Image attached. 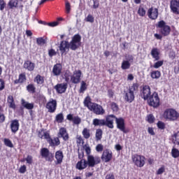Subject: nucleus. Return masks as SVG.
Returning <instances> with one entry per match:
<instances>
[{
	"label": "nucleus",
	"mask_w": 179,
	"mask_h": 179,
	"mask_svg": "<svg viewBox=\"0 0 179 179\" xmlns=\"http://www.w3.org/2000/svg\"><path fill=\"white\" fill-rule=\"evenodd\" d=\"M78 159L80 160H85V159H83V157H85V152H83V150H78Z\"/></svg>",
	"instance_id": "nucleus-53"
},
{
	"label": "nucleus",
	"mask_w": 179,
	"mask_h": 179,
	"mask_svg": "<svg viewBox=\"0 0 179 179\" xmlns=\"http://www.w3.org/2000/svg\"><path fill=\"white\" fill-rule=\"evenodd\" d=\"M40 155L42 159H45L46 162L52 163L54 162V153L51 152L47 148H42L40 150Z\"/></svg>",
	"instance_id": "nucleus-7"
},
{
	"label": "nucleus",
	"mask_w": 179,
	"mask_h": 179,
	"mask_svg": "<svg viewBox=\"0 0 179 179\" xmlns=\"http://www.w3.org/2000/svg\"><path fill=\"white\" fill-rule=\"evenodd\" d=\"M85 20L86 22H90V23H93L94 22V17L89 14L86 17Z\"/></svg>",
	"instance_id": "nucleus-58"
},
{
	"label": "nucleus",
	"mask_w": 179,
	"mask_h": 179,
	"mask_svg": "<svg viewBox=\"0 0 179 179\" xmlns=\"http://www.w3.org/2000/svg\"><path fill=\"white\" fill-rule=\"evenodd\" d=\"M83 104L85 107H87L88 110H90L93 104H94V102H92V98H90V96H87L84 99Z\"/></svg>",
	"instance_id": "nucleus-32"
},
{
	"label": "nucleus",
	"mask_w": 179,
	"mask_h": 179,
	"mask_svg": "<svg viewBox=\"0 0 179 179\" xmlns=\"http://www.w3.org/2000/svg\"><path fill=\"white\" fill-rule=\"evenodd\" d=\"M87 90V85L85 81L81 82V85L79 90V93H85L86 90Z\"/></svg>",
	"instance_id": "nucleus-46"
},
{
	"label": "nucleus",
	"mask_w": 179,
	"mask_h": 179,
	"mask_svg": "<svg viewBox=\"0 0 179 179\" xmlns=\"http://www.w3.org/2000/svg\"><path fill=\"white\" fill-rule=\"evenodd\" d=\"M25 160L28 164H31L33 163V157L31 155H27Z\"/></svg>",
	"instance_id": "nucleus-62"
},
{
	"label": "nucleus",
	"mask_w": 179,
	"mask_h": 179,
	"mask_svg": "<svg viewBox=\"0 0 179 179\" xmlns=\"http://www.w3.org/2000/svg\"><path fill=\"white\" fill-rule=\"evenodd\" d=\"M27 90L28 93H31L32 94H34L36 93V85L33 83H30L27 86Z\"/></svg>",
	"instance_id": "nucleus-38"
},
{
	"label": "nucleus",
	"mask_w": 179,
	"mask_h": 179,
	"mask_svg": "<svg viewBox=\"0 0 179 179\" xmlns=\"http://www.w3.org/2000/svg\"><path fill=\"white\" fill-rule=\"evenodd\" d=\"M150 78L152 79H160V77L162 76V72L158 70H154L150 73Z\"/></svg>",
	"instance_id": "nucleus-36"
},
{
	"label": "nucleus",
	"mask_w": 179,
	"mask_h": 179,
	"mask_svg": "<svg viewBox=\"0 0 179 179\" xmlns=\"http://www.w3.org/2000/svg\"><path fill=\"white\" fill-rule=\"evenodd\" d=\"M147 15L150 20H156L159 17V9L151 7L147 11Z\"/></svg>",
	"instance_id": "nucleus-13"
},
{
	"label": "nucleus",
	"mask_w": 179,
	"mask_h": 179,
	"mask_svg": "<svg viewBox=\"0 0 179 179\" xmlns=\"http://www.w3.org/2000/svg\"><path fill=\"white\" fill-rule=\"evenodd\" d=\"M171 156L173 157V159H177V157H179V150L177 148H172L171 150Z\"/></svg>",
	"instance_id": "nucleus-47"
},
{
	"label": "nucleus",
	"mask_w": 179,
	"mask_h": 179,
	"mask_svg": "<svg viewBox=\"0 0 179 179\" xmlns=\"http://www.w3.org/2000/svg\"><path fill=\"white\" fill-rule=\"evenodd\" d=\"M55 89L59 94H62V93H65L66 90L68 89V83H59L55 86Z\"/></svg>",
	"instance_id": "nucleus-22"
},
{
	"label": "nucleus",
	"mask_w": 179,
	"mask_h": 179,
	"mask_svg": "<svg viewBox=\"0 0 179 179\" xmlns=\"http://www.w3.org/2000/svg\"><path fill=\"white\" fill-rule=\"evenodd\" d=\"M26 80H27V78L26 77V73H22L19 75L18 79L14 80V83L15 85H17L19 83L22 85V83H24Z\"/></svg>",
	"instance_id": "nucleus-31"
},
{
	"label": "nucleus",
	"mask_w": 179,
	"mask_h": 179,
	"mask_svg": "<svg viewBox=\"0 0 179 179\" xmlns=\"http://www.w3.org/2000/svg\"><path fill=\"white\" fill-rule=\"evenodd\" d=\"M132 159L137 167H143L145 166L146 158L144 156L135 155L133 156Z\"/></svg>",
	"instance_id": "nucleus-11"
},
{
	"label": "nucleus",
	"mask_w": 179,
	"mask_h": 179,
	"mask_svg": "<svg viewBox=\"0 0 179 179\" xmlns=\"http://www.w3.org/2000/svg\"><path fill=\"white\" fill-rule=\"evenodd\" d=\"M69 48H71V46L69 45V42L67 41H62L60 42V44L59 45V50L62 54V55H64L66 52V51H69Z\"/></svg>",
	"instance_id": "nucleus-16"
},
{
	"label": "nucleus",
	"mask_w": 179,
	"mask_h": 179,
	"mask_svg": "<svg viewBox=\"0 0 179 179\" xmlns=\"http://www.w3.org/2000/svg\"><path fill=\"white\" fill-rule=\"evenodd\" d=\"M45 135H50V133L45 131L44 129H41L38 132V138H40L41 139H46L47 141V138H45Z\"/></svg>",
	"instance_id": "nucleus-39"
},
{
	"label": "nucleus",
	"mask_w": 179,
	"mask_h": 179,
	"mask_svg": "<svg viewBox=\"0 0 179 179\" xmlns=\"http://www.w3.org/2000/svg\"><path fill=\"white\" fill-rule=\"evenodd\" d=\"M26 171H27L26 165H22L20 167L19 173H20L21 174H24V173H26Z\"/></svg>",
	"instance_id": "nucleus-61"
},
{
	"label": "nucleus",
	"mask_w": 179,
	"mask_h": 179,
	"mask_svg": "<svg viewBox=\"0 0 179 179\" xmlns=\"http://www.w3.org/2000/svg\"><path fill=\"white\" fill-rule=\"evenodd\" d=\"M129 61H134V57L132 55H131L129 57V60H123L122 61V65H121L122 69L125 71V70L129 69V68H131V63L129 62Z\"/></svg>",
	"instance_id": "nucleus-30"
},
{
	"label": "nucleus",
	"mask_w": 179,
	"mask_h": 179,
	"mask_svg": "<svg viewBox=\"0 0 179 179\" xmlns=\"http://www.w3.org/2000/svg\"><path fill=\"white\" fill-rule=\"evenodd\" d=\"M101 159L105 163H108L113 159V152L108 149L103 150Z\"/></svg>",
	"instance_id": "nucleus-15"
},
{
	"label": "nucleus",
	"mask_w": 179,
	"mask_h": 179,
	"mask_svg": "<svg viewBox=\"0 0 179 179\" xmlns=\"http://www.w3.org/2000/svg\"><path fill=\"white\" fill-rule=\"evenodd\" d=\"M163 117L167 121H177L179 118V113L176 109L169 108L164 110Z\"/></svg>",
	"instance_id": "nucleus-4"
},
{
	"label": "nucleus",
	"mask_w": 179,
	"mask_h": 179,
	"mask_svg": "<svg viewBox=\"0 0 179 179\" xmlns=\"http://www.w3.org/2000/svg\"><path fill=\"white\" fill-rule=\"evenodd\" d=\"M45 138H47V142L49 143L51 148H55V146H59L61 145V141L59 137H54L52 139L50 135L45 134Z\"/></svg>",
	"instance_id": "nucleus-12"
},
{
	"label": "nucleus",
	"mask_w": 179,
	"mask_h": 179,
	"mask_svg": "<svg viewBox=\"0 0 179 179\" xmlns=\"http://www.w3.org/2000/svg\"><path fill=\"white\" fill-rule=\"evenodd\" d=\"M170 8L174 15H179V0H171L170 2Z\"/></svg>",
	"instance_id": "nucleus-19"
},
{
	"label": "nucleus",
	"mask_w": 179,
	"mask_h": 179,
	"mask_svg": "<svg viewBox=\"0 0 179 179\" xmlns=\"http://www.w3.org/2000/svg\"><path fill=\"white\" fill-rule=\"evenodd\" d=\"M76 139L77 145H80L81 143H84L83 138H82V136L77 135Z\"/></svg>",
	"instance_id": "nucleus-55"
},
{
	"label": "nucleus",
	"mask_w": 179,
	"mask_h": 179,
	"mask_svg": "<svg viewBox=\"0 0 179 179\" xmlns=\"http://www.w3.org/2000/svg\"><path fill=\"white\" fill-rule=\"evenodd\" d=\"M82 36L79 34H75L72 38L70 43H69L70 45V50H72V51H76L79 48V47L82 45Z\"/></svg>",
	"instance_id": "nucleus-5"
},
{
	"label": "nucleus",
	"mask_w": 179,
	"mask_h": 179,
	"mask_svg": "<svg viewBox=\"0 0 179 179\" xmlns=\"http://www.w3.org/2000/svg\"><path fill=\"white\" fill-rule=\"evenodd\" d=\"M48 55L50 58H52V57L57 55V52L54 49H50L48 50Z\"/></svg>",
	"instance_id": "nucleus-59"
},
{
	"label": "nucleus",
	"mask_w": 179,
	"mask_h": 179,
	"mask_svg": "<svg viewBox=\"0 0 179 179\" xmlns=\"http://www.w3.org/2000/svg\"><path fill=\"white\" fill-rule=\"evenodd\" d=\"M110 106L113 113H118V110H120V106H118V104H117V103L111 102Z\"/></svg>",
	"instance_id": "nucleus-45"
},
{
	"label": "nucleus",
	"mask_w": 179,
	"mask_h": 179,
	"mask_svg": "<svg viewBox=\"0 0 179 179\" xmlns=\"http://www.w3.org/2000/svg\"><path fill=\"white\" fill-rule=\"evenodd\" d=\"M170 8L174 15H179V0H171L170 2Z\"/></svg>",
	"instance_id": "nucleus-20"
},
{
	"label": "nucleus",
	"mask_w": 179,
	"mask_h": 179,
	"mask_svg": "<svg viewBox=\"0 0 179 179\" xmlns=\"http://www.w3.org/2000/svg\"><path fill=\"white\" fill-rule=\"evenodd\" d=\"M165 171H166V169H165L164 166H162L161 168H159L157 171V176H160V174H163V173H164Z\"/></svg>",
	"instance_id": "nucleus-60"
},
{
	"label": "nucleus",
	"mask_w": 179,
	"mask_h": 179,
	"mask_svg": "<svg viewBox=\"0 0 179 179\" xmlns=\"http://www.w3.org/2000/svg\"><path fill=\"white\" fill-rule=\"evenodd\" d=\"M55 157L56 161H55V164L58 166V164H62V162H64V152L62 150H57L55 154Z\"/></svg>",
	"instance_id": "nucleus-23"
},
{
	"label": "nucleus",
	"mask_w": 179,
	"mask_h": 179,
	"mask_svg": "<svg viewBox=\"0 0 179 179\" xmlns=\"http://www.w3.org/2000/svg\"><path fill=\"white\" fill-rule=\"evenodd\" d=\"M113 116L114 117L112 118L113 120V125H114V120L116 121L117 128V129H120L123 134H128L129 131L128 129H125V120L122 117H117L116 115H110Z\"/></svg>",
	"instance_id": "nucleus-6"
},
{
	"label": "nucleus",
	"mask_w": 179,
	"mask_h": 179,
	"mask_svg": "<svg viewBox=\"0 0 179 179\" xmlns=\"http://www.w3.org/2000/svg\"><path fill=\"white\" fill-rule=\"evenodd\" d=\"M7 104L9 108H12V110H16V103H15V98H13V95L8 96Z\"/></svg>",
	"instance_id": "nucleus-29"
},
{
	"label": "nucleus",
	"mask_w": 179,
	"mask_h": 179,
	"mask_svg": "<svg viewBox=\"0 0 179 179\" xmlns=\"http://www.w3.org/2000/svg\"><path fill=\"white\" fill-rule=\"evenodd\" d=\"M65 9H66V13L69 14L71 13V3L69 1H66L65 3Z\"/></svg>",
	"instance_id": "nucleus-54"
},
{
	"label": "nucleus",
	"mask_w": 179,
	"mask_h": 179,
	"mask_svg": "<svg viewBox=\"0 0 179 179\" xmlns=\"http://www.w3.org/2000/svg\"><path fill=\"white\" fill-rule=\"evenodd\" d=\"M21 104L22 106L27 108V110H33V108H34V103H28L24 99L21 100Z\"/></svg>",
	"instance_id": "nucleus-35"
},
{
	"label": "nucleus",
	"mask_w": 179,
	"mask_h": 179,
	"mask_svg": "<svg viewBox=\"0 0 179 179\" xmlns=\"http://www.w3.org/2000/svg\"><path fill=\"white\" fill-rule=\"evenodd\" d=\"M105 179H115V176H114V173H108Z\"/></svg>",
	"instance_id": "nucleus-64"
},
{
	"label": "nucleus",
	"mask_w": 179,
	"mask_h": 179,
	"mask_svg": "<svg viewBox=\"0 0 179 179\" xmlns=\"http://www.w3.org/2000/svg\"><path fill=\"white\" fill-rule=\"evenodd\" d=\"M155 120L156 119L155 118V116L153 115V114H150L147 116V121L149 124H153Z\"/></svg>",
	"instance_id": "nucleus-50"
},
{
	"label": "nucleus",
	"mask_w": 179,
	"mask_h": 179,
	"mask_svg": "<svg viewBox=\"0 0 179 179\" xmlns=\"http://www.w3.org/2000/svg\"><path fill=\"white\" fill-rule=\"evenodd\" d=\"M3 143L8 148H13V143L9 138H4Z\"/></svg>",
	"instance_id": "nucleus-48"
},
{
	"label": "nucleus",
	"mask_w": 179,
	"mask_h": 179,
	"mask_svg": "<svg viewBox=\"0 0 179 179\" xmlns=\"http://www.w3.org/2000/svg\"><path fill=\"white\" fill-rule=\"evenodd\" d=\"M90 111H92V113H94V114H96V115H104V114H106V110H104L103 106L96 103H92Z\"/></svg>",
	"instance_id": "nucleus-9"
},
{
	"label": "nucleus",
	"mask_w": 179,
	"mask_h": 179,
	"mask_svg": "<svg viewBox=\"0 0 179 179\" xmlns=\"http://www.w3.org/2000/svg\"><path fill=\"white\" fill-rule=\"evenodd\" d=\"M172 142L174 145H179V131L172 136Z\"/></svg>",
	"instance_id": "nucleus-43"
},
{
	"label": "nucleus",
	"mask_w": 179,
	"mask_h": 179,
	"mask_svg": "<svg viewBox=\"0 0 179 179\" xmlns=\"http://www.w3.org/2000/svg\"><path fill=\"white\" fill-rule=\"evenodd\" d=\"M148 104L150 107H154V108H157L160 106V98L159 97V94L154 92L152 95L148 99Z\"/></svg>",
	"instance_id": "nucleus-8"
},
{
	"label": "nucleus",
	"mask_w": 179,
	"mask_h": 179,
	"mask_svg": "<svg viewBox=\"0 0 179 179\" xmlns=\"http://www.w3.org/2000/svg\"><path fill=\"white\" fill-rule=\"evenodd\" d=\"M152 94L150 87L149 85H144L141 90V96L143 100H148Z\"/></svg>",
	"instance_id": "nucleus-14"
},
{
	"label": "nucleus",
	"mask_w": 179,
	"mask_h": 179,
	"mask_svg": "<svg viewBox=\"0 0 179 179\" xmlns=\"http://www.w3.org/2000/svg\"><path fill=\"white\" fill-rule=\"evenodd\" d=\"M157 127L159 129H166V124L162 121H158L157 123Z\"/></svg>",
	"instance_id": "nucleus-52"
},
{
	"label": "nucleus",
	"mask_w": 179,
	"mask_h": 179,
	"mask_svg": "<svg viewBox=\"0 0 179 179\" xmlns=\"http://www.w3.org/2000/svg\"><path fill=\"white\" fill-rule=\"evenodd\" d=\"M36 43L38 45H44L47 41L43 37H40L36 38Z\"/></svg>",
	"instance_id": "nucleus-51"
},
{
	"label": "nucleus",
	"mask_w": 179,
	"mask_h": 179,
	"mask_svg": "<svg viewBox=\"0 0 179 179\" xmlns=\"http://www.w3.org/2000/svg\"><path fill=\"white\" fill-rule=\"evenodd\" d=\"M20 127V123H19V120L15 119L10 121V129L12 134H16L19 131Z\"/></svg>",
	"instance_id": "nucleus-21"
},
{
	"label": "nucleus",
	"mask_w": 179,
	"mask_h": 179,
	"mask_svg": "<svg viewBox=\"0 0 179 179\" xmlns=\"http://www.w3.org/2000/svg\"><path fill=\"white\" fill-rule=\"evenodd\" d=\"M66 120L69 121H72L75 125H79L82 122V119L79 116L73 117V114H69L66 115Z\"/></svg>",
	"instance_id": "nucleus-26"
},
{
	"label": "nucleus",
	"mask_w": 179,
	"mask_h": 179,
	"mask_svg": "<svg viewBox=\"0 0 179 179\" xmlns=\"http://www.w3.org/2000/svg\"><path fill=\"white\" fill-rule=\"evenodd\" d=\"M52 72L54 76H59L62 73V65L59 63L55 64Z\"/></svg>",
	"instance_id": "nucleus-27"
},
{
	"label": "nucleus",
	"mask_w": 179,
	"mask_h": 179,
	"mask_svg": "<svg viewBox=\"0 0 179 179\" xmlns=\"http://www.w3.org/2000/svg\"><path fill=\"white\" fill-rule=\"evenodd\" d=\"M58 138H62L63 141L66 142V141H69V134L66 131V128L61 127L59 129V132L57 134Z\"/></svg>",
	"instance_id": "nucleus-18"
},
{
	"label": "nucleus",
	"mask_w": 179,
	"mask_h": 179,
	"mask_svg": "<svg viewBox=\"0 0 179 179\" xmlns=\"http://www.w3.org/2000/svg\"><path fill=\"white\" fill-rule=\"evenodd\" d=\"M128 90L131 93H134V94H136V93H138L139 91V83H134L131 86L129 87Z\"/></svg>",
	"instance_id": "nucleus-33"
},
{
	"label": "nucleus",
	"mask_w": 179,
	"mask_h": 179,
	"mask_svg": "<svg viewBox=\"0 0 179 179\" xmlns=\"http://www.w3.org/2000/svg\"><path fill=\"white\" fill-rule=\"evenodd\" d=\"M151 57H152L154 62L160 60V52L157 48H153L150 52Z\"/></svg>",
	"instance_id": "nucleus-28"
},
{
	"label": "nucleus",
	"mask_w": 179,
	"mask_h": 179,
	"mask_svg": "<svg viewBox=\"0 0 179 179\" xmlns=\"http://www.w3.org/2000/svg\"><path fill=\"white\" fill-rule=\"evenodd\" d=\"M157 29H159V34H155L154 37L157 40H162L163 37H167V36H170V33L171 32V27L167 25L164 20L159 21L157 24L156 25Z\"/></svg>",
	"instance_id": "nucleus-2"
},
{
	"label": "nucleus",
	"mask_w": 179,
	"mask_h": 179,
	"mask_svg": "<svg viewBox=\"0 0 179 179\" xmlns=\"http://www.w3.org/2000/svg\"><path fill=\"white\" fill-rule=\"evenodd\" d=\"M8 5L10 9H13V8H17L19 2L17 1V0H10Z\"/></svg>",
	"instance_id": "nucleus-42"
},
{
	"label": "nucleus",
	"mask_w": 179,
	"mask_h": 179,
	"mask_svg": "<svg viewBox=\"0 0 179 179\" xmlns=\"http://www.w3.org/2000/svg\"><path fill=\"white\" fill-rule=\"evenodd\" d=\"M124 99L127 103H132L135 100V94L128 90L127 92H124Z\"/></svg>",
	"instance_id": "nucleus-25"
},
{
	"label": "nucleus",
	"mask_w": 179,
	"mask_h": 179,
	"mask_svg": "<svg viewBox=\"0 0 179 179\" xmlns=\"http://www.w3.org/2000/svg\"><path fill=\"white\" fill-rule=\"evenodd\" d=\"M103 138V130L101 129H97L95 133V139L96 142L101 141Z\"/></svg>",
	"instance_id": "nucleus-37"
},
{
	"label": "nucleus",
	"mask_w": 179,
	"mask_h": 179,
	"mask_svg": "<svg viewBox=\"0 0 179 179\" xmlns=\"http://www.w3.org/2000/svg\"><path fill=\"white\" fill-rule=\"evenodd\" d=\"M93 1V9H97L99 8V6H100V1L99 0H92Z\"/></svg>",
	"instance_id": "nucleus-57"
},
{
	"label": "nucleus",
	"mask_w": 179,
	"mask_h": 179,
	"mask_svg": "<svg viewBox=\"0 0 179 179\" xmlns=\"http://www.w3.org/2000/svg\"><path fill=\"white\" fill-rule=\"evenodd\" d=\"M138 14L139 16L143 17L146 15V10L143 7H139L138 10Z\"/></svg>",
	"instance_id": "nucleus-49"
},
{
	"label": "nucleus",
	"mask_w": 179,
	"mask_h": 179,
	"mask_svg": "<svg viewBox=\"0 0 179 179\" xmlns=\"http://www.w3.org/2000/svg\"><path fill=\"white\" fill-rule=\"evenodd\" d=\"M6 8V2L5 0H0V10L2 12Z\"/></svg>",
	"instance_id": "nucleus-56"
},
{
	"label": "nucleus",
	"mask_w": 179,
	"mask_h": 179,
	"mask_svg": "<svg viewBox=\"0 0 179 179\" xmlns=\"http://www.w3.org/2000/svg\"><path fill=\"white\" fill-rule=\"evenodd\" d=\"M82 134L83 136V138L85 139H89V138H90L91 134H90V129H87V128H84L83 131H82Z\"/></svg>",
	"instance_id": "nucleus-40"
},
{
	"label": "nucleus",
	"mask_w": 179,
	"mask_h": 179,
	"mask_svg": "<svg viewBox=\"0 0 179 179\" xmlns=\"http://www.w3.org/2000/svg\"><path fill=\"white\" fill-rule=\"evenodd\" d=\"M24 69L29 71V72H33L36 68V64L33 63L30 60H25L23 64Z\"/></svg>",
	"instance_id": "nucleus-24"
},
{
	"label": "nucleus",
	"mask_w": 179,
	"mask_h": 179,
	"mask_svg": "<svg viewBox=\"0 0 179 179\" xmlns=\"http://www.w3.org/2000/svg\"><path fill=\"white\" fill-rule=\"evenodd\" d=\"M103 149H104V146H103L102 144H98L96 146V152H103Z\"/></svg>",
	"instance_id": "nucleus-63"
},
{
	"label": "nucleus",
	"mask_w": 179,
	"mask_h": 179,
	"mask_svg": "<svg viewBox=\"0 0 179 179\" xmlns=\"http://www.w3.org/2000/svg\"><path fill=\"white\" fill-rule=\"evenodd\" d=\"M55 121L57 122L58 124H62V122H64V113H60L57 114L55 117Z\"/></svg>",
	"instance_id": "nucleus-44"
},
{
	"label": "nucleus",
	"mask_w": 179,
	"mask_h": 179,
	"mask_svg": "<svg viewBox=\"0 0 179 179\" xmlns=\"http://www.w3.org/2000/svg\"><path fill=\"white\" fill-rule=\"evenodd\" d=\"M80 80H82V71H74L73 75L71 76V83H73V85H78V83H80Z\"/></svg>",
	"instance_id": "nucleus-10"
},
{
	"label": "nucleus",
	"mask_w": 179,
	"mask_h": 179,
	"mask_svg": "<svg viewBox=\"0 0 179 179\" xmlns=\"http://www.w3.org/2000/svg\"><path fill=\"white\" fill-rule=\"evenodd\" d=\"M46 108L48 110V113H55V110H57V100L52 99H50V101L46 103Z\"/></svg>",
	"instance_id": "nucleus-17"
},
{
	"label": "nucleus",
	"mask_w": 179,
	"mask_h": 179,
	"mask_svg": "<svg viewBox=\"0 0 179 179\" xmlns=\"http://www.w3.org/2000/svg\"><path fill=\"white\" fill-rule=\"evenodd\" d=\"M45 77L42 76L40 74L36 76L34 79V82H35L37 85H44Z\"/></svg>",
	"instance_id": "nucleus-34"
},
{
	"label": "nucleus",
	"mask_w": 179,
	"mask_h": 179,
	"mask_svg": "<svg viewBox=\"0 0 179 179\" xmlns=\"http://www.w3.org/2000/svg\"><path fill=\"white\" fill-rule=\"evenodd\" d=\"M101 159L100 157H94L93 155H88L86 159H80L78 161L76 165V169L77 170H85V169L88 167H94L97 164H100Z\"/></svg>",
	"instance_id": "nucleus-1"
},
{
	"label": "nucleus",
	"mask_w": 179,
	"mask_h": 179,
	"mask_svg": "<svg viewBox=\"0 0 179 179\" xmlns=\"http://www.w3.org/2000/svg\"><path fill=\"white\" fill-rule=\"evenodd\" d=\"M113 118H114V116L111 115H107L106 120L95 118L93 120L92 124L94 127L106 126L110 128V129H113L114 128V125H113Z\"/></svg>",
	"instance_id": "nucleus-3"
},
{
	"label": "nucleus",
	"mask_w": 179,
	"mask_h": 179,
	"mask_svg": "<svg viewBox=\"0 0 179 179\" xmlns=\"http://www.w3.org/2000/svg\"><path fill=\"white\" fill-rule=\"evenodd\" d=\"M164 64V60H157L156 62L154 63L151 68H154L155 69H159V68L163 66Z\"/></svg>",
	"instance_id": "nucleus-41"
}]
</instances>
